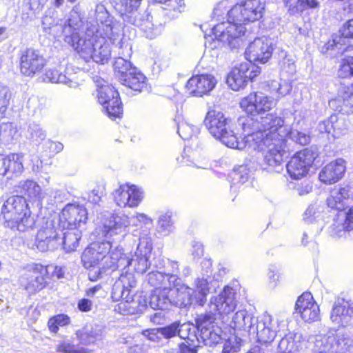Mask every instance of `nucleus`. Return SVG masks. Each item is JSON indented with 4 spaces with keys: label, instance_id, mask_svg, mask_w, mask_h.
Segmentation results:
<instances>
[{
    "label": "nucleus",
    "instance_id": "obj_21",
    "mask_svg": "<svg viewBox=\"0 0 353 353\" xmlns=\"http://www.w3.org/2000/svg\"><path fill=\"white\" fill-rule=\"evenodd\" d=\"M272 43L266 37L256 38L251 42L245 52L247 62L265 63L272 55Z\"/></svg>",
    "mask_w": 353,
    "mask_h": 353
},
{
    "label": "nucleus",
    "instance_id": "obj_56",
    "mask_svg": "<svg viewBox=\"0 0 353 353\" xmlns=\"http://www.w3.org/2000/svg\"><path fill=\"white\" fill-rule=\"evenodd\" d=\"M197 131L198 128L196 126L191 125L185 121H182L178 123L177 132L184 140L191 139Z\"/></svg>",
    "mask_w": 353,
    "mask_h": 353
},
{
    "label": "nucleus",
    "instance_id": "obj_13",
    "mask_svg": "<svg viewBox=\"0 0 353 353\" xmlns=\"http://www.w3.org/2000/svg\"><path fill=\"white\" fill-rule=\"evenodd\" d=\"M59 231L55 227V222L46 219L38 230L35 245L41 252L53 250L61 245Z\"/></svg>",
    "mask_w": 353,
    "mask_h": 353
},
{
    "label": "nucleus",
    "instance_id": "obj_59",
    "mask_svg": "<svg viewBox=\"0 0 353 353\" xmlns=\"http://www.w3.org/2000/svg\"><path fill=\"white\" fill-rule=\"evenodd\" d=\"M57 350L62 353H92V351L88 348L75 346L70 341L60 343L57 345Z\"/></svg>",
    "mask_w": 353,
    "mask_h": 353
},
{
    "label": "nucleus",
    "instance_id": "obj_5",
    "mask_svg": "<svg viewBox=\"0 0 353 353\" xmlns=\"http://www.w3.org/2000/svg\"><path fill=\"white\" fill-rule=\"evenodd\" d=\"M4 225L13 230L27 232L34 228L35 219L26 199L22 196H10L1 208Z\"/></svg>",
    "mask_w": 353,
    "mask_h": 353
},
{
    "label": "nucleus",
    "instance_id": "obj_34",
    "mask_svg": "<svg viewBox=\"0 0 353 353\" xmlns=\"http://www.w3.org/2000/svg\"><path fill=\"white\" fill-rule=\"evenodd\" d=\"M76 335L81 343L90 345L103 339L104 328L98 324L86 325L81 330L77 331Z\"/></svg>",
    "mask_w": 353,
    "mask_h": 353
},
{
    "label": "nucleus",
    "instance_id": "obj_62",
    "mask_svg": "<svg viewBox=\"0 0 353 353\" xmlns=\"http://www.w3.org/2000/svg\"><path fill=\"white\" fill-rule=\"evenodd\" d=\"M288 137L294 142L302 145H307L310 141V137L307 134L297 130H292L290 128Z\"/></svg>",
    "mask_w": 353,
    "mask_h": 353
},
{
    "label": "nucleus",
    "instance_id": "obj_27",
    "mask_svg": "<svg viewBox=\"0 0 353 353\" xmlns=\"http://www.w3.org/2000/svg\"><path fill=\"white\" fill-rule=\"evenodd\" d=\"M119 46H117L119 49V57L115 59L114 68L115 72L117 73V77L121 81V78L123 76L128 74L131 72L134 67L132 66V63L128 61V59L132 54V46L126 39H122L119 42Z\"/></svg>",
    "mask_w": 353,
    "mask_h": 353
},
{
    "label": "nucleus",
    "instance_id": "obj_25",
    "mask_svg": "<svg viewBox=\"0 0 353 353\" xmlns=\"http://www.w3.org/2000/svg\"><path fill=\"white\" fill-rule=\"evenodd\" d=\"M296 310L305 322H313L320 319V309L310 292L302 294L296 303Z\"/></svg>",
    "mask_w": 353,
    "mask_h": 353
},
{
    "label": "nucleus",
    "instance_id": "obj_18",
    "mask_svg": "<svg viewBox=\"0 0 353 353\" xmlns=\"http://www.w3.org/2000/svg\"><path fill=\"white\" fill-rule=\"evenodd\" d=\"M140 3L130 4L128 6H119L121 17L125 23L140 27L143 30H150L153 28L152 17L147 10L139 8Z\"/></svg>",
    "mask_w": 353,
    "mask_h": 353
},
{
    "label": "nucleus",
    "instance_id": "obj_45",
    "mask_svg": "<svg viewBox=\"0 0 353 353\" xmlns=\"http://www.w3.org/2000/svg\"><path fill=\"white\" fill-rule=\"evenodd\" d=\"M199 337L203 341L205 345L212 346L214 345H220L222 341L221 336L216 332L212 327L208 328H201L198 330Z\"/></svg>",
    "mask_w": 353,
    "mask_h": 353
},
{
    "label": "nucleus",
    "instance_id": "obj_48",
    "mask_svg": "<svg viewBox=\"0 0 353 353\" xmlns=\"http://www.w3.org/2000/svg\"><path fill=\"white\" fill-rule=\"evenodd\" d=\"M232 183L231 188H235L238 185H243L250 179V170L247 165H242L234 170L232 174Z\"/></svg>",
    "mask_w": 353,
    "mask_h": 353
},
{
    "label": "nucleus",
    "instance_id": "obj_53",
    "mask_svg": "<svg viewBox=\"0 0 353 353\" xmlns=\"http://www.w3.org/2000/svg\"><path fill=\"white\" fill-rule=\"evenodd\" d=\"M173 221L172 219V214L166 212L160 215L158 219L157 230L159 232L167 235L173 230Z\"/></svg>",
    "mask_w": 353,
    "mask_h": 353
},
{
    "label": "nucleus",
    "instance_id": "obj_16",
    "mask_svg": "<svg viewBox=\"0 0 353 353\" xmlns=\"http://www.w3.org/2000/svg\"><path fill=\"white\" fill-rule=\"evenodd\" d=\"M97 98L107 115L111 119L119 117L122 114V105L117 90L110 85H97Z\"/></svg>",
    "mask_w": 353,
    "mask_h": 353
},
{
    "label": "nucleus",
    "instance_id": "obj_14",
    "mask_svg": "<svg viewBox=\"0 0 353 353\" xmlns=\"http://www.w3.org/2000/svg\"><path fill=\"white\" fill-rule=\"evenodd\" d=\"M23 161L21 154L0 155V187L6 186L11 180L21 175L24 169Z\"/></svg>",
    "mask_w": 353,
    "mask_h": 353
},
{
    "label": "nucleus",
    "instance_id": "obj_55",
    "mask_svg": "<svg viewBox=\"0 0 353 353\" xmlns=\"http://www.w3.org/2000/svg\"><path fill=\"white\" fill-rule=\"evenodd\" d=\"M241 342V339L234 335L230 336L228 339H222L220 343L222 347V353L237 352L240 349Z\"/></svg>",
    "mask_w": 353,
    "mask_h": 353
},
{
    "label": "nucleus",
    "instance_id": "obj_42",
    "mask_svg": "<svg viewBox=\"0 0 353 353\" xmlns=\"http://www.w3.org/2000/svg\"><path fill=\"white\" fill-rule=\"evenodd\" d=\"M344 121L338 119L336 115H332L330 119L321 121L318 125V129L321 133H330L332 130H334V137H339L340 134H343L345 128Z\"/></svg>",
    "mask_w": 353,
    "mask_h": 353
},
{
    "label": "nucleus",
    "instance_id": "obj_60",
    "mask_svg": "<svg viewBox=\"0 0 353 353\" xmlns=\"http://www.w3.org/2000/svg\"><path fill=\"white\" fill-rule=\"evenodd\" d=\"M179 322L175 321L168 325L160 327L162 337L166 339L179 336Z\"/></svg>",
    "mask_w": 353,
    "mask_h": 353
},
{
    "label": "nucleus",
    "instance_id": "obj_22",
    "mask_svg": "<svg viewBox=\"0 0 353 353\" xmlns=\"http://www.w3.org/2000/svg\"><path fill=\"white\" fill-rule=\"evenodd\" d=\"M353 319V301L337 298L332 307L330 320L339 327L347 326Z\"/></svg>",
    "mask_w": 353,
    "mask_h": 353
},
{
    "label": "nucleus",
    "instance_id": "obj_64",
    "mask_svg": "<svg viewBox=\"0 0 353 353\" xmlns=\"http://www.w3.org/2000/svg\"><path fill=\"white\" fill-rule=\"evenodd\" d=\"M317 209L318 205L316 204H312L307 208L303 216V219L306 223H312L319 216V215H316L319 212V211L317 212Z\"/></svg>",
    "mask_w": 353,
    "mask_h": 353
},
{
    "label": "nucleus",
    "instance_id": "obj_3",
    "mask_svg": "<svg viewBox=\"0 0 353 353\" xmlns=\"http://www.w3.org/2000/svg\"><path fill=\"white\" fill-rule=\"evenodd\" d=\"M265 4L260 0H247L233 6L228 12L226 22L214 25L211 34H205V38L221 42L231 49L239 48L241 43V36L245 32V23L260 19L263 14Z\"/></svg>",
    "mask_w": 353,
    "mask_h": 353
},
{
    "label": "nucleus",
    "instance_id": "obj_11",
    "mask_svg": "<svg viewBox=\"0 0 353 353\" xmlns=\"http://www.w3.org/2000/svg\"><path fill=\"white\" fill-rule=\"evenodd\" d=\"M265 90L273 95H275V100L265 95L262 92H256L255 102L258 103L256 108L257 115L264 114L271 110L276 104V101L288 94L292 90V85L287 81L279 82L275 80L268 81L265 83Z\"/></svg>",
    "mask_w": 353,
    "mask_h": 353
},
{
    "label": "nucleus",
    "instance_id": "obj_30",
    "mask_svg": "<svg viewBox=\"0 0 353 353\" xmlns=\"http://www.w3.org/2000/svg\"><path fill=\"white\" fill-rule=\"evenodd\" d=\"M345 169V161L337 159L323 167L319 173V179L324 183H335L343 177Z\"/></svg>",
    "mask_w": 353,
    "mask_h": 353
},
{
    "label": "nucleus",
    "instance_id": "obj_1",
    "mask_svg": "<svg viewBox=\"0 0 353 353\" xmlns=\"http://www.w3.org/2000/svg\"><path fill=\"white\" fill-rule=\"evenodd\" d=\"M247 148L264 152V161L270 170L279 172L283 170L285 138L289 127L276 114H267L260 121L245 118L242 121Z\"/></svg>",
    "mask_w": 353,
    "mask_h": 353
},
{
    "label": "nucleus",
    "instance_id": "obj_28",
    "mask_svg": "<svg viewBox=\"0 0 353 353\" xmlns=\"http://www.w3.org/2000/svg\"><path fill=\"white\" fill-rule=\"evenodd\" d=\"M172 286L174 288L171 292L173 305L180 308H187L192 303H196V297L192 288L185 284H179L178 281Z\"/></svg>",
    "mask_w": 353,
    "mask_h": 353
},
{
    "label": "nucleus",
    "instance_id": "obj_63",
    "mask_svg": "<svg viewBox=\"0 0 353 353\" xmlns=\"http://www.w3.org/2000/svg\"><path fill=\"white\" fill-rule=\"evenodd\" d=\"M142 334L148 340L155 343H159L163 338L160 332V327L143 330Z\"/></svg>",
    "mask_w": 353,
    "mask_h": 353
},
{
    "label": "nucleus",
    "instance_id": "obj_40",
    "mask_svg": "<svg viewBox=\"0 0 353 353\" xmlns=\"http://www.w3.org/2000/svg\"><path fill=\"white\" fill-rule=\"evenodd\" d=\"M43 81L52 83H63L71 88H77L79 85L77 81L55 69L47 70L43 77Z\"/></svg>",
    "mask_w": 353,
    "mask_h": 353
},
{
    "label": "nucleus",
    "instance_id": "obj_43",
    "mask_svg": "<svg viewBox=\"0 0 353 353\" xmlns=\"http://www.w3.org/2000/svg\"><path fill=\"white\" fill-rule=\"evenodd\" d=\"M19 188L20 189V193L30 199L41 200L43 198L40 185L34 181H21L19 183Z\"/></svg>",
    "mask_w": 353,
    "mask_h": 353
},
{
    "label": "nucleus",
    "instance_id": "obj_57",
    "mask_svg": "<svg viewBox=\"0 0 353 353\" xmlns=\"http://www.w3.org/2000/svg\"><path fill=\"white\" fill-rule=\"evenodd\" d=\"M352 230L346 225L345 219H340V216H338L333 220V223L330 226V233L332 236H342L347 231Z\"/></svg>",
    "mask_w": 353,
    "mask_h": 353
},
{
    "label": "nucleus",
    "instance_id": "obj_61",
    "mask_svg": "<svg viewBox=\"0 0 353 353\" xmlns=\"http://www.w3.org/2000/svg\"><path fill=\"white\" fill-rule=\"evenodd\" d=\"M17 132V130L12 123H5L1 125L0 136L7 141L12 140Z\"/></svg>",
    "mask_w": 353,
    "mask_h": 353
},
{
    "label": "nucleus",
    "instance_id": "obj_52",
    "mask_svg": "<svg viewBox=\"0 0 353 353\" xmlns=\"http://www.w3.org/2000/svg\"><path fill=\"white\" fill-rule=\"evenodd\" d=\"M26 137L33 142L40 143L46 139V134L39 124L32 123L28 126Z\"/></svg>",
    "mask_w": 353,
    "mask_h": 353
},
{
    "label": "nucleus",
    "instance_id": "obj_20",
    "mask_svg": "<svg viewBox=\"0 0 353 353\" xmlns=\"http://www.w3.org/2000/svg\"><path fill=\"white\" fill-rule=\"evenodd\" d=\"M235 290L226 286L217 296L211 297L210 307L211 310L217 312L219 316L224 321L225 316L232 312L237 305Z\"/></svg>",
    "mask_w": 353,
    "mask_h": 353
},
{
    "label": "nucleus",
    "instance_id": "obj_41",
    "mask_svg": "<svg viewBox=\"0 0 353 353\" xmlns=\"http://www.w3.org/2000/svg\"><path fill=\"white\" fill-rule=\"evenodd\" d=\"M197 154L190 149H185L180 157L176 158L178 163L181 165L194 166L197 168L208 169L209 163L205 158L199 160L196 158Z\"/></svg>",
    "mask_w": 353,
    "mask_h": 353
},
{
    "label": "nucleus",
    "instance_id": "obj_7",
    "mask_svg": "<svg viewBox=\"0 0 353 353\" xmlns=\"http://www.w3.org/2000/svg\"><path fill=\"white\" fill-rule=\"evenodd\" d=\"M95 23H87L85 31L80 30V35L89 38L107 39L116 47L119 46V42L124 39H120V27L118 22L107 11L105 7L99 3L95 8Z\"/></svg>",
    "mask_w": 353,
    "mask_h": 353
},
{
    "label": "nucleus",
    "instance_id": "obj_51",
    "mask_svg": "<svg viewBox=\"0 0 353 353\" xmlns=\"http://www.w3.org/2000/svg\"><path fill=\"white\" fill-rule=\"evenodd\" d=\"M144 196V192L141 188L135 185L129 184V204L127 207L135 208L137 207L142 201Z\"/></svg>",
    "mask_w": 353,
    "mask_h": 353
},
{
    "label": "nucleus",
    "instance_id": "obj_8",
    "mask_svg": "<svg viewBox=\"0 0 353 353\" xmlns=\"http://www.w3.org/2000/svg\"><path fill=\"white\" fill-rule=\"evenodd\" d=\"M112 243L106 241L93 243L85 249L81 255V261L85 268L89 270L88 276L91 281H97L105 269L103 265L107 254L112 248Z\"/></svg>",
    "mask_w": 353,
    "mask_h": 353
},
{
    "label": "nucleus",
    "instance_id": "obj_19",
    "mask_svg": "<svg viewBox=\"0 0 353 353\" xmlns=\"http://www.w3.org/2000/svg\"><path fill=\"white\" fill-rule=\"evenodd\" d=\"M130 225L129 217L123 213L112 214L105 221L101 230L102 235L110 241L119 242L123 240Z\"/></svg>",
    "mask_w": 353,
    "mask_h": 353
},
{
    "label": "nucleus",
    "instance_id": "obj_15",
    "mask_svg": "<svg viewBox=\"0 0 353 353\" xmlns=\"http://www.w3.org/2000/svg\"><path fill=\"white\" fill-rule=\"evenodd\" d=\"M316 157V154L309 148L296 152L286 165L290 176L293 179L305 176Z\"/></svg>",
    "mask_w": 353,
    "mask_h": 353
},
{
    "label": "nucleus",
    "instance_id": "obj_54",
    "mask_svg": "<svg viewBox=\"0 0 353 353\" xmlns=\"http://www.w3.org/2000/svg\"><path fill=\"white\" fill-rule=\"evenodd\" d=\"M210 311L205 314H200L196 319V323L198 327V330L201 328L211 327L210 325L212 324L216 319V316L219 315L217 312L211 310L209 307Z\"/></svg>",
    "mask_w": 353,
    "mask_h": 353
},
{
    "label": "nucleus",
    "instance_id": "obj_23",
    "mask_svg": "<svg viewBox=\"0 0 353 353\" xmlns=\"http://www.w3.org/2000/svg\"><path fill=\"white\" fill-rule=\"evenodd\" d=\"M45 65L46 60L38 50L28 48L22 52L20 70L23 75L32 77L39 73Z\"/></svg>",
    "mask_w": 353,
    "mask_h": 353
},
{
    "label": "nucleus",
    "instance_id": "obj_26",
    "mask_svg": "<svg viewBox=\"0 0 353 353\" xmlns=\"http://www.w3.org/2000/svg\"><path fill=\"white\" fill-rule=\"evenodd\" d=\"M216 83L214 77L211 74L196 75L188 80L186 89L188 94L201 97L211 91Z\"/></svg>",
    "mask_w": 353,
    "mask_h": 353
},
{
    "label": "nucleus",
    "instance_id": "obj_39",
    "mask_svg": "<svg viewBox=\"0 0 353 353\" xmlns=\"http://www.w3.org/2000/svg\"><path fill=\"white\" fill-rule=\"evenodd\" d=\"M148 280L152 286L162 289L163 287L171 288L172 285H175L179 278L174 274H165L156 271L150 272L148 274Z\"/></svg>",
    "mask_w": 353,
    "mask_h": 353
},
{
    "label": "nucleus",
    "instance_id": "obj_31",
    "mask_svg": "<svg viewBox=\"0 0 353 353\" xmlns=\"http://www.w3.org/2000/svg\"><path fill=\"white\" fill-rule=\"evenodd\" d=\"M208 270H206L205 275L198 276L194 281V293L196 303L199 305H204L208 294L214 290L217 285V282L208 275Z\"/></svg>",
    "mask_w": 353,
    "mask_h": 353
},
{
    "label": "nucleus",
    "instance_id": "obj_36",
    "mask_svg": "<svg viewBox=\"0 0 353 353\" xmlns=\"http://www.w3.org/2000/svg\"><path fill=\"white\" fill-rule=\"evenodd\" d=\"M108 254L109 255H107L103 268L112 270L121 268L123 272H125L124 270L125 271L128 263H129V256L123 252V249L117 247L115 249L110 250Z\"/></svg>",
    "mask_w": 353,
    "mask_h": 353
},
{
    "label": "nucleus",
    "instance_id": "obj_32",
    "mask_svg": "<svg viewBox=\"0 0 353 353\" xmlns=\"http://www.w3.org/2000/svg\"><path fill=\"white\" fill-rule=\"evenodd\" d=\"M172 288L163 287V288H156L150 296L148 305L154 310H167L172 304Z\"/></svg>",
    "mask_w": 353,
    "mask_h": 353
},
{
    "label": "nucleus",
    "instance_id": "obj_49",
    "mask_svg": "<svg viewBox=\"0 0 353 353\" xmlns=\"http://www.w3.org/2000/svg\"><path fill=\"white\" fill-rule=\"evenodd\" d=\"M196 331H198L197 325L195 326L188 323L183 324L179 323V336L181 339H188L191 341H193L194 339H199L196 335Z\"/></svg>",
    "mask_w": 353,
    "mask_h": 353
},
{
    "label": "nucleus",
    "instance_id": "obj_44",
    "mask_svg": "<svg viewBox=\"0 0 353 353\" xmlns=\"http://www.w3.org/2000/svg\"><path fill=\"white\" fill-rule=\"evenodd\" d=\"M81 234L78 230H68L61 238V245L66 252L74 251L79 245Z\"/></svg>",
    "mask_w": 353,
    "mask_h": 353
},
{
    "label": "nucleus",
    "instance_id": "obj_33",
    "mask_svg": "<svg viewBox=\"0 0 353 353\" xmlns=\"http://www.w3.org/2000/svg\"><path fill=\"white\" fill-rule=\"evenodd\" d=\"M256 318L253 314L248 313L245 310H240L234 314L229 325L231 328L237 330L248 331L252 333L255 323Z\"/></svg>",
    "mask_w": 353,
    "mask_h": 353
},
{
    "label": "nucleus",
    "instance_id": "obj_2",
    "mask_svg": "<svg viewBox=\"0 0 353 353\" xmlns=\"http://www.w3.org/2000/svg\"><path fill=\"white\" fill-rule=\"evenodd\" d=\"M149 233L148 229L142 225L139 229L132 231L134 236H139V243L134 254L128 258L127 270L121 273L112 286V299L114 301H121L119 307L124 308L128 312L133 313L147 306L148 302L145 299H143V304H141V301H136L131 293V288L135 287L137 281L134 275L130 271L143 274L150 265L149 259L152 250V243Z\"/></svg>",
    "mask_w": 353,
    "mask_h": 353
},
{
    "label": "nucleus",
    "instance_id": "obj_10",
    "mask_svg": "<svg viewBox=\"0 0 353 353\" xmlns=\"http://www.w3.org/2000/svg\"><path fill=\"white\" fill-rule=\"evenodd\" d=\"M312 353H345L353 345V340L346 332L335 335L318 334L312 338Z\"/></svg>",
    "mask_w": 353,
    "mask_h": 353
},
{
    "label": "nucleus",
    "instance_id": "obj_46",
    "mask_svg": "<svg viewBox=\"0 0 353 353\" xmlns=\"http://www.w3.org/2000/svg\"><path fill=\"white\" fill-rule=\"evenodd\" d=\"M113 199L115 203L121 208L127 207L129 204V184L124 183L120 185L119 187L115 189L112 192Z\"/></svg>",
    "mask_w": 353,
    "mask_h": 353
},
{
    "label": "nucleus",
    "instance_id": "obj_12",
    "mask_svg": "<svg viewBox=\"0 0 353 353\" xmlns=\"http://www.w3.org/2000/svg\"><path fill=\"white\" fill-rule=\"evenodd\" d=\"M261 73V68L250 63L243 62L235 65L228 75L227 83L232 90L238 91L244 88L250 80Z\"/></svg>",
    "mask_w": 353,
    "mask_h": 353
},
{
    "label": "nucleus",
    "instance_id": "obj_29",
    "mask_svg": "<svg viewBox=\"0 0 353 353\" xmlns=\"http://www.w3.org/2000/svg\"><path fill=\"white\" fill-rule=\"evenodd\" d=\"M61 221L64 220L70 226L81 227L88 219V212L84 206L76 204H68L60 214Z\"/></svg>",
    "mask_w": 353,
    "mask_h": 353
},
{
    "label": "nucleus",
    "instance_id": "obj_4",
    "mask_svg": "<svg viewBox=\"0 0 353 353\" xmlns=\"http://www.w3.org/2000/svg\"><path fill=\"white\" fill-rule=\"evenodd\" d=\"M82 26L83 21L79 14L73 9L67 23L63 27L62 33L65 42L72 46L85 61L92 59L101 64L107 63L111 57L112 43L104 39L80 35V28Z\"/></svg>",
    "mask_w": 353,
    "mask_h": 353
},
{
    "label": "nucleus",
    "instance_id": "obj_50",
    "mask_svg": "<svg viewBox=\"0 0 353 353\" xmlns=\"http://www.w3.org/2000/svg\"><path fill=\"white\" fill-rule=\"evenodd\" d=\"M254 99H256V92L250 93L240 101V107L243 110L252 116L257 115V110L254 109V108H256L258 103L255 102Z\"/></svg>",
    "mask_w": 353,
    "mask_h": 353
},
{
    "label": "nucleus",
    "instance_id": "obj_58",
    "mask_svg": "<svg viewBox=\"0 0 353 353\" xmlns=\"http://www.w3.org/2000/svg\"><path fill=\"white\" fill-rule=\"evenodd\" d=\"M339 75L342 78L353 77V54H350L342 60Z\"/></svg>",
    "mask_w": 353,
    "mask_h": 353
},
{
    "label": "nucleus",
    "instance_id": "obj_17",
    "mask_svg": "<svg viewBox=\"0 0 353 353\" xmlns=\"http://www.w3.org/2000/svg\"><path fill=\"white\" fill-rule=\"evenodd\" d=\"M48 268L41 264H34L21 278V285L30 295L35 294L47 285Z\"/></svg>",
    "mask_w": 353,
    "mask_h": 353
},
{
    "label": "nucleus",
    "instance_id": "obj_35",
    "mask_svg": "<svg viewBox=\"0 0 353 353\" xmlns=\"http://www.w3.org/2000/svg\"><path fill=\"white\" fill-rule=\"evenodd\" d=\"M336 101L340 103V111L345 114L353 113V83H341Z\"/></svg>",
    "mask_w": 353,
    "mask_h": 353
},
{
    "label": "nucleus",
    "instance_id": "obj_6",
    "mask_svg": "<svg viewBox=\"0 0 353 353\" xmlns=\"http://www.w3.org/2000/svg\"><path fill=\"white\" fill-rule=\"evenodd\" d=\"M209 133L228 148L243 150L247 148L246 141H239L234 131L231 119L216 110H209L203 121Z\"/></svg>",
    "mask_w": 353,
    "mask_h": 353
},
{
    "label": "nucleus",
    "instance_id": "obj_37",
    "mask_svg": "<svg viewBox=\"0 0 353 353\" xmlns=\"http://www.w3.org/2000/svg\"><path fill=\"white\" fill-rule=\"evenodd\" d=\"M121 78V83L138 92L146 88V78L137 68L132 69L131 72Z\"/></svg>",
    "mask_w": 353,
    "mask_h": 353
},
{
    "label": "nucleus",
    "instance_id": "obj_38",
    "mask_svg": "<svg viewBox=\"0 0 353 353\" xmlns=\"http://www.w3.org/2000/svg\"><path fill=\"white\" fill-rule=\"evenodd\" d=\"M350 199L348 187L334 189L327 199V205L331 209L342 210L345 205V200Z\"/></svg>",
    "mask_w": 353,
    "mask_h": 353
},
{
    "label": "nucleus",
    "instance_id": "obj_9",
    "mask_svg": "<svg viewBox=\"0 0 353 353\" xmlns=\"http://www.w3.org/2000/svg\"><path fill=\"white\" fill-rule=\"evenodd\" d=\"M252 333L256 334L257 341L261 343L272 342L276 336L284 334L286 328L285 321L279 316L265 312L256 318Z\"/></svg>",
    "mask_w": 353,
    "mask_h": 353
},
{
    "label": "nucleus",
    "instance_id": "obj_24",
    "mask_svg": "<svg viewBox=\"0 0 353 353\" xmlns=\"http://www.w3.org/2000/svg\"><path fill=\"white\" fill-rule=\"evenodd\" d=\"M303 336L301 333H294L285 335L280 341L278 348L281 353H303L305 350L313 347L312 338Z\"/></svg>",
    "mask_w": 353,
    "mask_h": 353
},
{
    "label": "nucleus",
    "instance_id": "obj_47",
    "mask_svg": "<svg viewBox=\"0 0 353 353\" xmlns=\"http://www.w3.org/2000/svg\"><path fill=\"white\" fill-rule=\"evenodd\" d=\"M278 59L279 65L283 71L291 74L295 72V62L291 55L288 54L285 50H281L278 54Z\"/></svg>",
    "mask_w": 353,
    "mask_h": 353
}]
</instances>
